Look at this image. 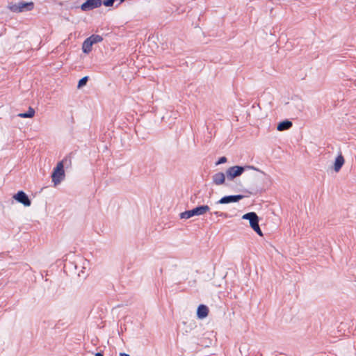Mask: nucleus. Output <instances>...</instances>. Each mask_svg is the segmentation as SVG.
<instances>
[{
    "instance_id": "obj_1",
    "label": "nucleus",
    "mask_w": 356,
    "mask_h": 356,
    "mask_svg": "<svg viewBox=\"0 0 356 356\" xmlns=\"http://www.w3.org/2000/svg\"><path fill=\"white\" fill-rule=\"evenodd\" d=\"M210 210L208 205L197 207L191 210H188L180 213L181 219H188L195 216H202Z\"/></svg>"
},
{
    "instance_id": "obj_2",
    "label": "nucleus",
    "mask_w": 356,
    "mask_h": 356,
    "mask_svg": "<svg viewBox=\"0 0 356 356\" xmlns=\"http://www.w3.org/2000/svg\"><path fill=\"white\" fill-rule=\"evenodd\" d=\"M34 8L33 2H19L18 3H9L8 9L13 13H22L24 11H31Z\"/></svg>"
},
{
    "instance_id": "obj_3",
    "label": "nucleus",
    "mask_w": 356,
    "mask_h": 356,
    "mask_svg": "<svg viewBox=\"0 0 356 356\" xmlns=\"http://www.w3.org/2000/svg\"><path fill=\"white\" fill-rule=\"evenodd\" d=\"M246 168H250L255 170L256 168L253 166L247 165L245 167L234 165L229 168L226 171V175L228 180H233L234 178L239 177L243 174Z\"/></svg>"
},
{
    "instance_id": "obj_4",
    "label": "nucleus",
    "mask_w": 356,
    "mask_h": 356,
    "mask_svg": "<svg viewBox=\"0 0 356 356\" xmlns=\"http://www.w3.org/2000/svg\"><path fill=\"white\" fill-rule=\"evenodd\" d=\"M65 177L63 161L57 163L51 175L52 181L56 186L61 182Z\"/></svg>"
},
{
    "instance_id": "obj_5",
    "label": "nucleus",
    "mask_w": 356,
    "mask_h": 356,
    "mask_svg": "<svg viewBox=\"0 0 356 356\" xmlns=\"http://www.w3.org/2000/svg\"><path fill=\"white\" fill-rule=\"evenodd\" d=\"M102 3V0H87L81 6V8L83 11H88L99 7Z\"/></svg>"
},
{
    "instance_id": "obj_6",
    "label": "nucleus",
    "mask_w": 356,
    "mask_h": 356,
    "mask_svg": "<svg viewBox=\"0 0 356 356\" xmlns=\"http://www.w3.org/2000/svg\"><path fill=\"white\" fill-rule=\"evenodd\" d=\"M13 198L25 207H29L31 204V202L28 195L22 191H20L14 195Z\"/></svg>"
},
{
    "instance_id": "obj_7",
    "label": "nucleus",
    "mask_w": 356,
    "mask_h": 356,
    "mask_svg": "<svg viewBox=\"0 0 356 356\" xmlns=\"http://www.w3.org/2000/svg\"><path fill=\"white\" fill-rule=\"evenodd\" d=\"M243 197L244 196L242 195L225 196V197H222L220 200H219L216 202V204H229V203H232V202H237L239 200H242L243 198Z\"/></svg>"
},
{
    "instance_id": "obj_8",
    "label": "nucleus",
    "mask_w": 356,
    "mask_h": 356,
    "mask_svg": "<svg viewBox=\"0 0 356 356\" xmlns=\"http://www.w3.org/2000/svg\"><path fill=\"white\" fill-rule=\"evenodd\" d=\"M250 225L255 232H257L261 236H263V233L259 225V217L257 214L251 219L250 221Z\"/></svg>"
},
{
    "instance_id": "obj_9",
    "label": "nucleus",
    "mask_w": 356,
    "mask_h": 356,
    "mask_svg": "<svg viewBox=\"0 0 356 356\" xmlns=\"http://www.w3.org/2000/svg\"><path fill=\"white\" fill-rule=\"evenodd\" d=\"M213 183L217 186L222 185L225 183V175L223 172H218L212 177Z\"/></svg>"
},
{
    "instance_id": "obj_10",
    "label": "nucleus",
    "mask_w": 356,
    "mask_h": 356,
    "mask_svg": "<svg viewBox=\"0 0 356 356\" xmlns=\"http://www.w3.org/2000/svg\"><path fill=\"white\" fill-rule=\"evenodd\" d=\"M209 309L204 305H200L197 307V316L199 318L202 319L206 318L208 316Z\"/></svg>"
},
{
    "instance_id": "obj_11",
    "label": "nucleus",
    "mask_w": 356,
    "mask_h": 356,
    "mask_svg": "<svg viewBox=\"0 0 356 356\" xmlns=\"http://www.w3.org/2000/svg\"><path fill=\"white\" fill-rule=\"evenodd\" d=\"M345 160L343 156L341 154H339L337 157L335 159L334 163V170L335 172H338L343 165L344 164Z\"/></svg>"
},
{
    "instance_id": "obj_12",
    "label": "nucleus",
    "mask_w": 356,
    "mask_h": 356,
    "mask_svg": "<svg viewBox=\"0 0 356 356\" xmlns=\"http://www.w3.org/2000/svg\"><path fill=\"white\" fill-rule=\"evenodd\" d=\"M292 127V122L289 120H284L278 124L277 129L280 131L289 129Z\"/></svg>"
},
{
    "instance_id": "obj_13",
    "label": "nucleus",
    "mask_w": 356,
    "mask_h": 356,
    "mask_svg": "<svg viewBox=\"0 0 356 356\" xmlns=\"http://www.w3.org/2000/svg\"><path fill=\"white\" fill-rule=\"evenodd\" d=\"M92 42L88 38L83 42L82 49L84 53L88 54L92 50Z\"/></svg>"
},
{
    "instance_id": "obj_14",
    "label": "nucleus",
    "mask_w": 356,
    "mask_h": 356,
    "mask_svg": "<svg viewBox=\"0 0 356 356\" xmlns=\"http://www.w3.org/2000/svg\"><path fill=\"white\" fill-rule=\"evenodd\" d=\"M34 115H35V110L33 108L29 107L27 112L21 113L18 114V116L20 118H33L34 116Z\"/></svg>"
},
{
    "instance_id": "obj_15",
    "label": "nucleus",
    "mask_w": 356,
    "mask_h": 356,
    "mask_svg": "<svg viewBox=\"0 0 356 356\" xmlns=\"http://www.w3.org/2000/svg\"><path fill=\"white\" fill-rule=\"evenodd\" d=\"M88 38L90 39V41L92 42L93 44L99 42L103 40L102 37L99 35H92Z\"/></svg>"
},
{
    "instance_id": "obj_16",
    "label": "nucleus",
    "mask_w": 356,
    "mask_h": 356,
    "mask_svg": "<svg viewBox=\"0 0 356 356\" xmlns=\"http://www.w3.org/2000/svg\"><path fill=\"white\" fill-rule=\"evenodd\" d=\"M257 213H254V212H249V213H247L245 214H244L243 216H242V218L243 219H245V220H248L249 222L251 220V219L256 215Z\"/></svg>"
},
{
    "instance_id": "obj_17",
    "label": "nucleus",
    "mask_w": 356,
    "mask_h": 356,
    "mask_svg": "<svg viewBox=\"0 0 356 356\" xmlns=\"http://www.w3.org/2000/svg\"><path fill=\"white\" fill-rule=\"evenodd\" d=\"M88 79V76H84L82 79H81L78 83V88H81V87L84 86L86 84Z\"/></svg>"
},
{
    "instance_id": "obj_18",
    "label": "nucleus",
    "mask_w": 356,
    "mask_h": 356,
    "mask_svg": "<svg viewBox=\"0 0 356 356\" xmlns=\"http://www.w3.org/2000/svg\"><path fill=\"white\" fill-rule=\"evenodd\" d=\"M115 2V0H105L103 3L106 6H113Z\"/></svg>"
},
{
    "instance_id": "obj_19",
    "label": "nucleus",
    "mask_w": 356,
    "mask_h": 356,
    "mask_svg": "<svg viewBox=\"0 0 356 356\" xmlns=\"http://www.w3.org/2000/svg\"><path fill=\"white\" fill-rule=\"evenodd\" d=\"M214 215H216V216H219V217H223V218H227V214L225 213H222V212H220V211H215L213 213Z\"/></svg>"
},
{
    "instance_id": "obj_20",
    "label": "nucleus",
    "mask_w": 356,
    "mask_h": 356,
    "mask_svg": "<svg viewBox=\"0 0 356 356\" xmlns=\"http://www.w3.org/2000/svg\"><path fill=\"white\" fill-rule=\"evenodd\" d=\"M226 161H227V158L225 156H222V157L220 158L218 161L216 163V165L224 163Z\"/></svg>"
},
{
    "instance_id": "obj_21",
    "label": "nucleus",
    "mask_w": 356,
    "mask_h": 356,
    "mask_svg": "<svg viewBox=\"0 0 356 356\" xmlns=\"http://www.w3.org/2000/svg\"><path fill=\"white\" fill-rule=\"evenodd\" d=\"M119 356H130L129 354L124 353H120L119 354Z\"/></svg>"
},
{
    "instance_id": "obj_22",
    "label": "nucleus",
    "mask_w": 356,
    "mask_h": 356,
    "mask_svg": "<svg viewBox=\"0 0 356 356\" xmlns=\"http://www.w3.org/2000/svg\"><path fill=\"white\" fill-rule=\"evenodd\" d=\"M95 356H104V355L102 353H97L95 354Z\"/></svg>"
}]
</instances>
